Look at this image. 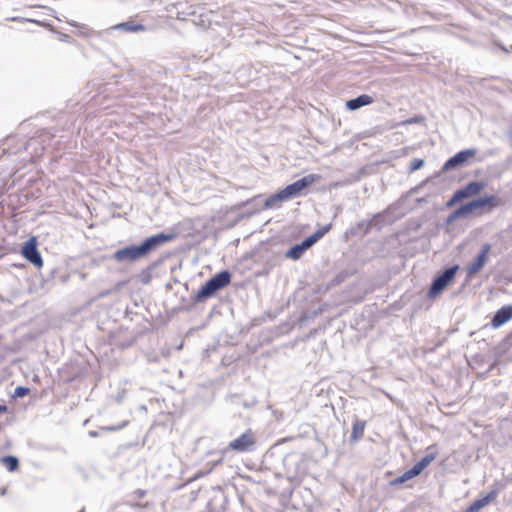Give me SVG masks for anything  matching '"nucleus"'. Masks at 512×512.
<instances>
[{
  "label": "nucleus",
  "instance_id": "obj_1",
  "mask_svg": "<svg viewBox=\"0 0 512 512\" xmlns=\"http://www.w3.org/2000/svg\"><path fill=\"white\" fill-rule=\"evenodd\" d=\"M160 244V234L146 239L139 246H128L117 250L113 257L118 262H134L146 257L152 250Z\"/></svg>",
  "mask_w": 512,
  "mask_h": 512
},
{
  "label": "nucleus",
  "instance_id": "obj_2",
  "mask_svg": "<svg viewBox=\"0 0 512 512\" xmlns=\"http://www.w3.org/2000/svg\"><path fill=\"white\" fill-rule=\"evenodd\" d=\"M231 277V273L228 270H222L216 273L198 290L193 297L194 301L198 303L211 298L217 291L230 284Z\"/></svg>",
  "mask_w": 512,
  "mask_h": 512
},
{
  "label": "nucleus",
  "instance_id": "obj_3",
  "mask_svg": "<svg viewBox=\"0 0 512 512\" xmlns=\"http://www.w3.org/2000/svg\"><path fill=\"white\" fill-rule=\"evenodd\" d=\"M459 269L458 265H453L448 268H446L444 271H442L440 274H438L432 281L428 296L430 298L437 297L454 279L457 271Z\"/></svg>",
  "mask_w": 512,
  "mask_h": 512
},
{
  "label": "nucleus",
  "instance_id": "obj_4",
  "mask_svg": "<svg viewBox=\"0 0 512 512\" xmlns=\"http://www.w3.org/2000/svg\"><path fill=\"white\" fill-rule=\"evenodd\" d=\"M37 245V238L35 236H31L29 240L24 243L21 249V254L27 261L40 269L43 267L44 262L37 249Z\"/></svg>",
  "mask_w": 512,
  "mask_h": 512
},
{
  "label": "nucleus",
  "instance_id": "obj_5",
  "mask_svg": "<svg viewBox=\"0 0 512 512\" xmlns=\"http://www.w3.org/2000/svg\"><path fill=\"white\" fill-rule=\"evenodd\" d=\"M256 438L252 430H247L229 443V449L237 452H248L255 448Z\"/></svg>",
  "mask_w": 512,
  "mask_h": 512
},
{
  "label": "nucleus",
  "instance_id": "obj_6",
  "mask_svg": "<svg viewBox=\"0 0 512 512\" xmlns=\"http://www.w3.org/2000/svg\"><path fill=\"white\" fill-rule=\"evenodd\" d=\"M476 152L474 148L459 151L444 163L441 170L446 172L463 166L469 158L475 156Z\"/></svg>",
  "mask_w": 512,
  "mask_h": 512
},
{
  "label": "nucleus",
  "instance_id": "obj_7",
  "mask_svg": "<svg viewBox=\"0 0 512 512\" xmlns=\"http://www.w3.org/2000/svg\"><path fill=\"white\" fill-rule=\"evenodd\" d=\"M491 251V245L486 243L481 247L480 252L474 261L467 267V276L471 277L477 274L487 263L488 255Z\"/></svg>",
  "mask_w": 512,
  "mask_h": 512
},
{
  "label": "nucleus",
  "instance_id": "obj_8",
  "mask_svg": "<svg viewBox=\"0 0 512 512\" xmlns=\"http://www.w3.org/2000/svg\"><path fill=\"white\" fill-rule=\"evenodd\" d=\"M512 319V305H504L498 309L491 319L493 328H499Z\"/></svg>",
  "mask_w": 512,
  "mask_h": 512
},
{
  "label": "nucleus",
  "instance_id": "obj_9",
  "mask_svg": "<svg viewBox=\"0 0 512 512\" xmlns=\"http://www.w3.org/2000/svg\"><path fill=\"white\" fill-rule=\"evenodd\" d=\"M468 204L471 208V211L474 212L475 210L486 206L491 208L497 207L499 205V201L494 195H485L468 202Z\"/></svg>",
  "mask_w": 512,
  "mask_h": 512
},
{
  "label": "nucleus",
  "instance_id": "obj_10",
  "mask_svg": "<svg viewBox=\"0 0 512 512\" xmlns=\"http://www.w3.org/2000/svg\"><path fill=\"white\" fill-rule=\"evenodd\" d=\"M486 184L480 181H472L466 184L464 187L458 189L463 199H467L478 195L484 188Z\"/></svg>",
  "mask_w": 512,
  "mask_h": 512
},
{
  "label": "nucleus",
  "instance_id": "obj_11",
  "mask_svg": "<svg viewBox=\"0 0 512 512\" xmlns=\"http://www.w3.org/2000/svg\"><path fill=\"white\" fill-rule=\"evenodd\" d=\"M374 102V99L372 96H369L367 94L359 95L355 98H352L348 101H346V108L350 111L358 110L364 106H368Z\"/></svg>",
  "mask_w": 512,
  "mask_h": 512
},
{
  "label": "nucleus",
  "instance_id": "obj_12",
  "mask_svg": "<svg viewBox=\"0 0 512 512\" xmlns=\"http://www.w3.org/2000/svg\"><path fill=\"white\" fill-rule=\"evenodd\" d=\"M437 456V451L434 446H429L427 448V454L419 460L417 463H415L412 467L414 470L419 474L428 466L431 462L435 460Z\"/></svg>",
  "mask_w": 512,
  "mask_h": 512
},
{
  "label": "nucleus",
  "instance_id": "obj_13",
  "mask_svg": "<svg viewBox=\"0 0 512 512\" xmlns=\"http://www.w3.org/2000/svg\"><path fill=\"white\" fill-rule=\"evenodd\" d=\"M111 29L118 30V31H124L127 33H137L145 31V26L141 23H137L134 20L130 19L126 22L119 23L114 25Z\"/></svg>",
  "mask_w": 512,
  "mask_h": 512
},
{
  "label": "nucleus",
  "instance_id": "obj_14",
  "mask_svg": "<svg viewBox=\"0 0 512 512\" xmlns=\"http://www.w3.org/2000/svg\"><path fill=\"white\" fill-rule=\"evenodd\" d=\"M496 497L495 492H490L486 496L476 499L470 506L463 512H480L482 508L490 504Z\"/></svg>",
  "mask_w": 512,
  "mask_h": 512
},
{
  "label": "nucleus",
  "instance_id": "obj_15",
  "mask_svg": "<svg viewBox=\"0 0 512 512\" xmlns=\"http://www.w3.org/2000/svg\"><path fill=\"white\" fill-rule=\"evenodd\" d=\"M316 178H317V176L315 174H309L307 176H304V177L298 179L297 181H295L289 185H290V187H292L294 192H296V194L299 196L304 189H306L312 183L315 182Z\"/></svg>",
  "mask_w": 512,
  "mask_h": 512
},
{
  "label": "nucleus",
  "instance_id": "obj_16",
  "mask_svg": "<svg viewBox=\"0 0 512 512\" xmlns=\"http://www.w3.org/2000/svg\"><path fill=\"white\" fill-rule=\"evenodd\" d=\"M364 429H365V422L357 419L353 423V426H352L350 441L357 442L358 440H360L364 435Z\"/></svg>",
  "mask_w": 512,
  "mask_h": 512
},
{
  "label": "nucleus",
  "instance_id": "obj_17",
  "mask_svg": "<svg viewBox=\"0 0 512 512\" xmlns=\"http://www.w3.org/2000/svg\"><path fill=\"white\" fill-rule=\"evenodd\" d=\"M305 251V247L301 243H299L288 249L285 253V256L292 260H298L301 258Z\"/></svg>",
  "mask_w": 512,
  "mask_h": 512
},
{
  "label": "nucleus",
  "instance_id": "obj_18",
  "mask_svg": "<svg viewBox=\"0 0 512 512\" xmlns=\"http://www.w3.org/2000/svg\"><path fill=\"white\" fill-rule=\"evenodd\" d=\"M286 201L284 196H282L281 191L269 196L264 202L265 209H271L277 207V203Z\"/></svg>",
  "mask_w": 512,
  "mask_h": 512
},
{
  "label": "nucleus",
  "instance_id": "obj_19",
  "mask_svg": "<svg viewBox=\"0 0 512 512\" xmlns=\"http://www.w3.org/2000/svg\"><path fill=\"white\" fill-rule=\"evenodd\" d=\"M2 463L9 471H15L19 466L18 459L14 456L3 457Z\"/></svg>",
  "mask_w": 512,
  "mask_h": 512
},
{
  "label": "nucleus",
  "instance_id": "obj_20",
  "mask_svg": "<svg viewBox=\"0 0 512 512\" xmlns=\"http://www.w3.org/2000/svg\"><path fill=\"white\" fill-rule=\"evenodd\" d=\"M454 212H455L456 217H458V219L466 217L467 215L472 213L468 202L465 204H462L460 207H458L456 210H454Z\"/></svg>",
  "mask_w": 512,
  "mask_h": 512
},
{
  "label": "nucleus",
  "instance_id": "obj_21",
  "mask_svg": "<svg viewBox=\"0 0 512 512\" xmlns=\"http://www.w3.org/2000/svg\"><path fill=\"white\" fill-rule=\"evenodd\" d=\"M281 193H282V196H284L285 200H290L292 198H295L297 197L298 195L296 194V192H294V190L292 189V187H290V185H287L285 188H283L282 190H280Z\"/></svg>",
  "mask_w": 512,
  "mask_h": 512
},
{
  "label": "nucleus",
  "instance_id": "obj_22",
  "mask_svg": "<svg viewBox=\"0 0 512 512\" xmlns=\"http://www.w3.org/2000/svg\"><path fill=\"white\" fill-rule=\"evenodd\" d=\"M464 200L458 190L454 192L452 197L447 201L446 206L448 208L453 207L456 203Z\"/></svg>",
  "mask_w": 512,
  "mask_h": 512
},
{
  "label": "nucleus",
  "instance_id": "obj_23",
  "mask_svg": "<svg viewBox=\"0 0 512 512\" xmlns=\"http://www.w3.org/2000/svg\"><path fill=\"white\" fill-rule=\"evenodd\" d=\"M424 160L421 159V158H414L412 161H411V164H410V172H415L419 169H421L423 166H424Z\"/></svg>",
  "mask_w": 512,
  "mask_h": 512
},
{
  "label": "nucleus",
  "instance_id": "obj_24",
  "mask_svg": "<svg viewBox=\"0 0 512 512\" xmlns=\"http://www.w3.org/2000/svg\"><path fill=\"white\" fill-rule=\"evenodd\" d=\"M418 476V473L414 470L413 467H411L409 470L405 471L402 475H400L401 480L403 482H407L408 480L413 479L414 477Z\"/></svg>",
  "mask_w": 512,
  "mask_h": 512
},
{
  "label": "nucleus",
  "instance_id": "obj_25",
  "mask_svg": "<svg viewBox=\"0 0 512 512\" xmlns=\"http://www.w3.org/2000/svg\"><path fill=\"white\" fill-rule=\"evenodd\" d=\"M30 393V389L24 386H18L14 390L15 397H25Z\"/></svg>",
  "mask_w": 512,
  "mask_h": 512
},
{
  "label": "nucleus",
  "instance_id": "obj_26",
  "mask_svg": "<svg viewBox=\"0 0 512 512\" xmlns=\"http://www.w3.org/2000/svg\"><path fill=\"white\" fill-rule=\"evenodd\" d=\"M331 227H332V224L329 223V224L323 226L322 228L318 229L315 233L321 239L326 233H328L330 231Z\"/></svg>",
  "mask_w": 512,
  "mask_h": 512
},
{
  "label": "nucleus",
  "instance_id": "obj_27",
  "mask_svg": "<svg viewBox=\"0 0 512 512\" xmlns=\"http://www.w3.org/2000/svg\"><path fill=\"white\" fill-rule=\"evenodd\" d=\"M370 227H371V222L370 221H368V222L363 221L361 223H358V228L359 229H363V233L364 234H366L369 231Z\"/></svg>",
  "mask_w": 512,
  "mask_h": 512
},
{
  "label": "nucleus",
  "instance_id": "obj_28",
  "mask_svg": "<svg viewBox=\"0 0 512 512\" xmlns=\"http://www.w3.org/2000/svg\"><path fill=\"white\" fill-rule=\"evenodd\" d=\"M301 244L305 247V249H309L310 247H312L315 243L313 241V239L311 238V236H308L306 237L302 242Z\"/></svg>",
  "mask_w": 512,
  "mask_h": 512
},
{
  "label": "nucleus",
  "instance_id": "obj_29",
  "mask_svg": "<svg viewBox=\"0 0 512 512\" xmlns=\"http://www.w3.org/2000/svg\"><path fill=\"white\" fill-rule=\"evenodd\" d=\"M175 237H176V234H174V233H164V232H162V243L171 241Z\"/></svg>",
  "mask_w": 512,
  "mask_h": 512
},
{
  "label": "nucleus",
  "instance_id": "obj_30",
  "mask_svg": "<svg viewBox=\"0 0 512 512\" xmlns=\"http://www.w3.org/2000/svg\"><path fill=\"white\" fill-rule=\"evenodd\" d=\"M457 219H458V217H456L455 212L453 211L452 213H450V214L447 216V218H446V220H445V223H446V225H451V224H453Z\"/></svg>",
  "mask_w": 512,
  "mask_h": 512
},
{
  "label": "nucleus",
  "instance_id": "obj_31",
  "mask_svg": "<svg viewBox=\"0 0 512 512\" xmlns=\"http://www.w3.org/2000/svg\"><path fill=\"white\" fill-rule=\"evenodd\" d=\"M403 483H404V482H403V480H401V477H400V476H399V477H397V478H395V479H393V480L390 482V484H391L392 486L401 485V484H403Z\"/></svg>",
  "mask_w": 512,
  "mask_h": 512
},
{
  "label": "nucleus",
  "instance_id": "obj_32",
  "mask_svg": "<svg viewBox=\"0 0 512 512\" xmlns=\"http://www.w3.org/2000/svg\"><path fill=\"white\" fill-rule=\"evenodd\" d=\"M507 136L511 142V145H512V124L508 127L507 129Z\"/></svg>",
  "mask_w": 512,
  "mask_h": 512
},
{
  "label": "nucleus",
  "instance_id": "obj_33",
  "mask_svg": "<svg viewBox=\"0 0 512 512\" xmlns=\"http://www.w3.org/2000/svg\"><path fill=\"white\" fill-rule=\"evenodd\" d=\"M310 236L313 239L314 243H316L317 241L320 240L319 236H317L315 232L312 235H310Z\"/></svg>",
  "mask_w": 512,
  "mask_h": 512
},
{
  "label": "nucleus",
  "instance_id": "obj_34",
  "mask_svg": "<svg viewBox=\"0 0 512 512\" xmlns=\"http://www.w3.org/2000/svg\"><path fill=\"white\" fill-rule=\"evenodd\" d=\"M6 411H7V406L0 404V413H5Z\"/></svg>",
  "mask_w": 512,
  "mask_h": 512
},
{
  "label": "nucleus",
  "instance_id": "obj_35",
  "mask_svg": "<svg viewBox=\"0 0 512 512\" xmlns=\"http://www.w3.org/2000/svg\"><path fill=\"white\" fill-rule=\"evenodd\" d=\"M102 430H105V431H111V430H115V428H111V427H103Z\"/></svg>",
  "mask_w": 512,
  "mask_h": 512
},
{
  "label": "nucleus",
  "instance_id": "obj_36",
  "mask_svg": "<svg viewBox=\"0 0 512 512\" xmlns=\"http://www.w3.org/2000/svg\"><path fill=\"white\" fill-rule=\"evenodd\" d=\"M166 288H167V289H171V288H172V285H171L170 283H167V284H166Z\"/></svg>",
  "mask_w": 512,
  "mask_h": 512
},
{
  "label": "nucleus",
  "instance_id": "obj_37",
  "mask_svg": "<svg viewBox=\"0 0 512 512\" xmlns=\"http://www.w3.org/2000/svg\"><path fill=\"white\" fill-rule=\"evenodd\" d=\"M289 440H291V438H284V439L282 440V442H287V441H289Z\"/></svg>",
  "mask_w": 512,
  "mask_h": 512
},
{
  "label": "nucleus",
  "instance_id": "obj_38",
  "mask_svg": "<svg viewBox=\"0 0 512 512\" xmlns=\"http://www.w3.org/2000/svg\"><path fill=\"white\" fill-rule=\"evenodd\" d=\"M79 512H84V510H81V511H79Z\"/></svg>",
  "mask_w": 512,
  "mask_h": 512
}]
</instances>
